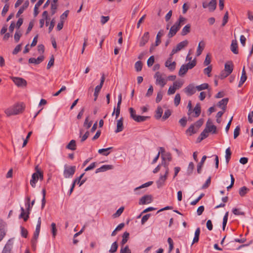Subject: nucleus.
Listing matches in <instances>:
<instances>
[{
  "label": "nucleus",
  "instance_id": "f257e3e1",
  "mask_svg": "<svg viewBox=\"0 0 253 253\" xmlns=\"http://www.w3.org/2000/svg\"><path fill=\"white\" fill-rule=\"evenodd\" d=\"M186 21V18L180 16L178 21H177L171 27L169 30V32L168 35V37L169 38H171L173 37L176 33L180 29L181 25L184 24V22Z\"/></svg>",
  "mask_w": 253,
  "mask_h": 253
},
{
  "label": "nucleus",
  "instance_id": "f03ea898",
  "mask_svg": "<svg viewBox=\"0 0 253 253\" xmlns=\"http://www.w3.org/2000/svg\"><path fill=\"white\" fill-rule=\"evenodd\" d=\"M24 109V107L22 104H17L11 107L7 108L5 110L4 113L7 116L17 115L22 113Z\"/></svg>",
  "mask_w": 253,
  "mask_h": 253
},
{
  "label": "nucleus",
  "instance_id": "7ed1b4c3",
  "mask_svg": "<svg viewBox=\"0 0 253 253\" xmlns=\"http://www.w3.org/2000/svg\"><path fill=\"white\" fill-rule=\"evenodd\" d=\"M155 79L156 85H160L162 88L164 87L167 83V79L160 72H157L154 76Z\"/></svg>",
  "mask_w": 253,
  "mask_h": 253
},
{
  "label": "nucleus",
  "instance_id": "20e7f679",
  "mask_svg": "<svg viewBox=\"0 0 253 253\" xmlns=\"http://www.w3.org/2000/svg\"><path fill=\"white\" fill-rule=\"evenodd\" d=\"M163 165H164L166 171L164 175H161L159 179L157 181V184L158 186V187H161L163 185H164L165 181L167 179L169 173V169L168 167V164L166 163H163Z\"/></svg>",
  "mask_w": 253,
  "mask_h": 253
},
{
  "label": "nucleus",
  "instance_id": "39448f33",
  "mask_svg": "<svg viewBox=\"0 0 253 253\" xmlns=\"http://www.w3.org/2000/svg\"><path fill=\"white\" fill-rule=\"evenodd\" d=\"M13 245V238L9 239L4 245L1 253H12Z\"/></svg>",
  "mask_w": 253,
  "mask_h": 253
},
{
  "label": "nucleus",
  "instance_id": "423d86ee",
  "mask_svg": "<svg viewBox=\"0 0 253 253\" xmlns=\"http://www.w3.org/2000/svg\"><path fill=\"white\" fill-rule=\"evenodd\" d=\"M188 44V41L185 40L180 42L178 43L176 46L173 48L171 52V55H173L174 54L181 50L184 47H186Z\"/></svg>",
  "mask_w": 253,
  "mask_h": 253
},
{
  "label": "nucleus",
  "instance_id": "0eeeda50",
  "mask_svg": "<svg viewBox=\"0 0 253 253\" xmlns=\"http://www.w3.org/2000/svg\"><path fill=\"white\" fill-rule=\"evenodd\" d=\"M205 129H207L209 132H211L212 134H216L217 133L216 126L212 124V122L210 119L207 121Z\"/></svg>",
  "mask_w": 253,
  "mask_h": 253
},
{
  "label": "nucleus",
  "instance_id": "6e6552de",
  "mask_svg": "<svg viewBox=\"0 0 253 253\" xmlns=\"http://www.w3.org/2000/svg\"><path fill=\"white\" fill-rule=\"evenodd\" d=\"M172 56L171 54L169 55V57L167 59L165 63V65L167 67L170 71H173L175 69L176 62L172 61Z\"/></svg>",
  "mask_w": 253,
  "mask_h": 253
},
{
  "label": "nucleus",
  "instance_id": "1a4fd4ad",
  "mask_svg": "<svg viewBox=\"0 0 253 253\" xmlns=\"http://www.w3.org/2000/svg\"><path fill=\"white\" fill-rule=\"evenodd\" d=\"M172 56L171 54L169 55V57L167 59L165 63V65L167 67L170 71H173L175 69L176 62L172 61Z\"/></svg>",
  "mask_w": 253,
  "mask_h": 253
},
{
  "label": "nucleus",
  "instance_id": "9d476101",
  "mask_svg": "<svg viewBox=\"0 0 253 253\" xmlns=\"http://www.w3.org/2000/svg\"><path fill=\"white\" fill-rule=\"evenodd\" d=\"M172 56L171 54L169 55V57L167 59L165 63V65L167 67L170 71H173L175 69L176 62L172 61Z\"/></svg>",
  "mask_w": 253,
  "mask_h": 253
},
{
  "label": "nucleus",
  "instance_id": "9b49d317",
  "mask_svg": "<svg viewBox=\"0 0 253 253\" xmlns=\"http://www.w3.org/2000/svg\"><path fill=\"white\" fill-rule=\"evenodd\" d=\"M203 7L204 8H209V10L211 12L213 11L216 7V0H211L210 2L204 1L203 2Z\"/></svg>",
  "mask_w": 253,
  "mask_h": 253
},
{
  "label": "nucleus",
  "instance_id": "f8f14e48",
  "mask_svg": "<svg viewBox=\"0 0 253 253\" xmlns=\"http://www.w3.org/2000/svg\"><path fill=\"white\" fill-rule=\"evenodd\" d=\"M12 81L18 87H25L27 85L26 81L19 77H11Z\"/></svg>",
  "mask_w": 253,
  "mask_h": 253
},
{
  "label": "nucleus",
  "instance_id": "ddd939ff",
  "mask_svg": "<svg viewBox=\"0 0 253 253\" xmlns=\"http://www.w3.org/2000/svg\"><path fill=\"white\" fill-rule=\"evenodd\" d=\"M104 81H105V77H104V74H103L101 77V80H100V84L99 85H97L95 88V90H94V101H96L97 100V98L98 96V94H99L101 88L102 87V86L103 85Z\"/></svg>",
  "mask_w": 253,
  "mask_h": 253
},
{
  "label": "nucleus",
  "instance_id": "4468645a",
  "mask_svg": "<svg viewBox=\"0 0 253 253\" xmlns=\"http://www.w3.org/2000/svg\"><path fill=\"white\" fill-rule=\"evenodd\" d=\"M76 170L75 166H71L65 168L64 171V176L65 178L72 177Z\"/></svg>",
  "mask_w": 253,
  "mask_h": 253
},
{
  "label": "nucleus",
  "instance_id": "2eb2a0df",
  "mask_svg": "<svg viewBox=\"0 0 253 253\" xmlns=\"http://www.w3.org/2000/svg\"><path fill=\"white\" fill-rule=\"evenodd\" d=\"M6 223L3 220L0 219V242L6 235Z\"/></svg>",
  "mask_w": 253,
  "mask_h": 253
},
{
  "label": "nucleus",
  "instance_id": "dca6fc26",
  "mask_svg": "<svg viewBox=\"0 0 253 253\" xmlns=\"http://www.w3.org/2000/svg\"><path fill=\"white\" fill-rule=\"evenodd\" d=\"M196 88L194 86L193 84H190L187 86H186L184 90V92L189 96H191L194 94L196 91Z\"/></svg>",
  "mask_w": 253,
  "mask_h": 253
},
{
  "label": "nucleus",
  "instance_id": "f3484780",
  "mask_svg": "<svg viewBox=\"0 0 253 253\" xmlns=\"http://www.w3.org/2000/svg\"><path fill=\"white\" fill-rule=\"evenodd\" d=\"M40 229L41 228L36 227V230L34 233V236L32 240V247L34 248H36L37 242V239L39 237L40 232Z\"/></svg>",
  "mask_w": 253,
  "mask_h": 253
},
{
  "label": "nucleus",
  "instance_id": "a211bd4d",
  "mask_svg": "<svg viewBox=\"0 0 253 253\" xmlns=\"http://www.w3.org/2000/svg\"><path fill=\"white\" fill-rule=\"evenodd\" d=\"M149 40V33L148 32H145L140 40L139 46L141 47L144 46Z\"/></svg>",
  "mask_w": 253,
  "mask_h": 253
},
{
  "label": "nucleus",
  "instance_id": "6ab92c4d",
  "mask_svg": "<svg viewBox=\"0 0 253 253\" xmlns=\"http://www.w3.org/2000/svg\"><path fill=\"white\" fill-rule=\"evenodd\" d=\"M152 201V196L151 195H145L141 198L139 200V204L144 205L146 204H149Z\"/></svg>",
  "mask_w": 253,
  "mask_h": 253
},
{
  "label": "nucleus",
  "instance_id": "aec40b11",
  "mask_svg": "<svg viewBox=\"0 0 253 253\" xmlns=\"http://www.w3.org/2000/svg\"><path fill=\"white\" fill-rule=\"evenodd\" d=\"M41 180V176L37 173H33L32 175V179L30 180V184L32 187L35 188L36 187V183L38 182V179Z\"/></svg>",
  "mask_w": 253,
  "mask_h": 253
},
{
  "label": "nucleus",
  "instance_id": "412c9836",
  "mask_svg": "<svg viewBox=\"0 0 253 253\" xmlns=\"http://www.w3.org/2000/svg\"><path fill=\"white\" fill-rule=\"evenodd\" d=\"M44 59V56L43 55L38 57L37 59L35 58H30L29 59V62L30 63H33L35 64H39L41 63Z\"/></svg>",
  "mask_w": 253,
  "mask_h": 253
},
{
  "label": "nucleus",
  "instance_id": "4be33fe9",
  "mask_svg": "<svg viewBox=\"0 0 253 253\" xmlns=\"http://www.w3.org/2000/svg\"><path fill=\"white\" fill-rule=\"evenodd\" d=\"M228 102V98H225L218 102L217 106L221 108L223 110L225 111L226 108V105Z\"/></svg>",
  "mask_w": 253,
  "mask_h": 253
},
{
  "label": "nucleus",
  "instance_id": "5701e85b",
  "mask_svg": "<svg viewBox=\"0 0 253 253\" xmlns=\"http://www.w3.org/2000/svg\"><path fill=\"white\" fill-rule=\"evenodd\" d=\"M124 129L123 118L122 117L117 121V129L115 130L116 133L122 131Z\"/></svg>",
  "mask_w": 253,
  "mask_h": 253
},
{
  "label": "nucleus",
  "instance_id": "b1692460",
  "mask_svg": "<svg viewBox=\"0 0 253 253\" xmlns=\"http://www.w3.org/2000/svg\"><path fill=\"white\" fill-rule=\"evenodd\" d=\"M29 5V1H25L23 5L19 8V10L18 11L16 14V17H18L24 12V11L28 7Z\"/></svg>",
  "mask_w": 253,
  "mask_h": 253
},
{
  "label": "nucleus",
  "instance_id": "393cba45",
  "mask_svg": "<svg viewBox=\"0 0 253 253\" xmlns=\"http://www.w3.org/2000/svg\"><path fill=\"white\" fill-rule=\"evenodd\" d=\"M113 168V166L112 165H103L100 168L97 169L95 171V173H98L100 172H103L107 170L111 169Z\"/></svg>",
  "mask_w": 253,
  "mask_h": 253
},
{
  "label": "nucleus",
  "instance_id": "a878e982",
  "mask_svg": "<svg viewBox=\"0 0 253 253\" xmlns=\"http://www.w3.org/2000/svg\"><path fill=\"white\" fill-rule=\"evenodd\" d=\"M233 70V65L232 62H229L225 64L224 71H225L229 74H230Z\"/></svg>",
  "mask_w": 253,
  "mask_h": 253
},
{
  "label": "nucleus",
  "instance_id": "bb28decb",
  "mask_svg": "<svg viewBox=\"0 0 253 253\" xmlns=\"http://www.w3.org/2000/svg\"><path fill=\"white\" fill-rule=\"evenodd\" d=\"M230 49L234 54H237L238 53V44L236 40H232Z\"/></svg>",
  "mask_w": 253,
  "mask_h": 253
},
{
  "label": "nucleus",
  "instance_id": "cd10ccee",
  "mask_svg": "<svg viewBox=\"0 0 253 253\" xmlns=\"http://www.w3.org/2000/svg\"><path fill=\"white\" fill-rule=\"evenodd\" d=\"M205 43L203 41H201L199 43L196 54L197 56H200L204 49Z\"/></svg>",
  "mask_w": 253,
  "mask_h": 253
},
{
  "label": "nucleus",
  "instance_id": "c85d7f7f",
  "mask_svg": "<svg viewBox=\"0 0 253 253\" xmlns=\"http://www.w3.org/2000/svg\"><path fill=\"white\" fill-rule=\"evenodd\" d=\"M164 30H161L159 31L158 33L156 39V42H155V45L158 46L160 44L161 42V41L160 38L164 35Z\"/></svg>",
  "mask_w": 253,
  "mask_h": 253
},
{
  "label": "nucleus",
  "instance_id": "c756f323",
  "mask_svg": "<svg viewBox=\"0 0 253 253\" xmlns=\"http://www.w3.org/2000/svg\"><path fill=\"white\" fill-rule=\"evenodd\" d=\"M197 131L198 130L194 126V125H191L186 130V133L191 136L192 134L196 133Z\"/></svg>",
  "mask_w": 253,
  "mask_h": 253
},
{
  "label": "nucleus",
  "instance_id": "7c9ffc66",
  "mask_svg": "<svg viewBox=\"0 0 253 253\" xmlns=\"http://www.w3.org/2000/svg\"><path fill=\"white\" fill-rule=\"evenodd\" d=\"M209 132L205 128L204 130L201 133L200 136L198 137L197 140L199 142L201 141L203 139H205L209 136Z\"/></svg>",
  "mask_w": 253,
  "mask_h": 253
},
{
  "label": "nucleus",
  "instance_id": "2f4dec72",
  "mask_svg": "<svg viewBox=\"0 0 253 253\" xmlns=\"http://www.w3.org/2000/svg\"><path fill=\"white\" fill-rule=\"evenodd\" d=\"M206 159H207L206 156H203V157L201 160V162L198 164V165H197V172L198 173H201L202 168L203 166V165H204Z\"/></svg>",
  "mask_w": 253,
  "mask_h": 253
},
{
  "label": "nucleus",
  "instance_id": "473e14b6",
  "mask_svg": "<svg viewBox=\"0 0 253 253\" xmlns=\"http://www.w3.org/2000/svg\"><path fill=\"white\" fill-rule=\"evenodd\" d=\"M129 234L127 232H125L124 233L123 235V239L121 241V247L124 246L125 244L127 242L128 239L129 238Z\"/></svg>",
  "mask_w": 253,
  "mask_h": 253
},
{
  "label": "nucleus",
  "instance_id": "72a5a7b5",
  "mask_svg": "<svg viewBox=\"0 0 253 253\" xmlns=\"http://www.w3.org/2000/svg\"><path fill=\"white\" fill-rule=\"evenodd\" d=\"M190 28L191 25L190 24L185 26L181 31V35L182 36H185L188 34L190 32Z\"/></svg>",
  "mask_w": 253,
  "mask_h": 253
},
{
  "label": "nucleus",
  "instance_id": "f704fd0d",
  "mask_svg": "<svg viewBox=\"0 0 253 253\" xmlns=\"http://www.w3.org/2000/svg\"><path fill=\"white\" fill-rule=\"evenodd\" d=\"M200 234V228H197L195 232L194 237L193 238L192 244L197 243L199 241V236Z\"/></svg>",
  "mask_w": 253,
  "mask_h": 253
},
{
  "label": "nucleus",
  "instance_id": "c9c22d12",
  "mask_svg": "<svg viewBox=\"0 0 253 253\" xmlns=\"http://www.w3.org/2000/svg\"><path fill=\"white\" fill-rule=\"evenodd\" d=\"M250 191L249 189L246 186L240 188L239 190V194L241 197L244 196Z\"/></svg>",
  "mask_w": 253,
  "mask_h": 253
},
{
  "label": "nucleus",
  "instance_id": "e433bc0d",
  "mask_svg": "<svg viewBox=\"0 0 253 253\" xmlns=\"http://www.w3.org/2000/svg\"><path fill=\"white\" fill-rule=\"evenodd\" d=\"M163 113V110L162 107L160 106L158 107L155 115L156 119L157 120L160 119L162 117Z\"/></svg>",
  "mask_w": 253,
  "mask_h": 253
},
{
  "label": "nucleus",
  "instance_id": "4c0bfd02",
  "mask_svg": "<svg viewBox=\"0 0 253 253\" xmlns=\"http://www.w3.org/2000/svg\"><path fill=\"white\" fill-rule=\"evenodd\" d=\"M66 148L71 150H75L76 149V141L72 140L66 146Z\"/></svg>",
  "mask_w": 253,
  "mask_h": 253
},
{
  "label": "nucleus",
  "instance_id": "58836bf2",
  "mask_svg": "<svg viewBox=\"0 0 253 253\" xmlns=\"http://www.w3.org/2000/svg\"><path fill=\"white\" fill-rule=\"evenodd\" d=\"M193 111L194 112V117H198L199 116L201 113V107L199 104H197L195 107Z\"/></svg>",
  "mask_w": 253,
  "mask_h": 253
},
{
  "label": "nucleus",
  "instance_id": "ea45409f",
  "mask_svg": "<svg viewBox=\"0 0 253 253\" xmlns=\"http://www.w3.org/2000/svg\"><path fill=\"white\" fill-rule=\"evenodd\" d=\"M162 154V158L164 161L168 160L169 161H170L171 160V154L169 152H164Z\"/></svg>",
  "mask_w": 253,
  "mask_h": 253
},
{
  "label": "nucleus",
  "instance_id": "a19ab883",
  "mask_svg": "<svg viewBox=\"0 0 253 253\" xmlns=\"http://www.w3.org/2000/svg\"><path fill=\"white\" fill-rule=\"evenodd\" d=\"M113 149V147H109V148H105V149H100L98 150V153L100 154H102L104 156H108L109 154H110V152H108V150H110L111 149Z\"/></svg>",
  "mask_w": 253,
  "mask_h": 253
},
{
  "label": "nucleus",
  "instance_id": "79ce46f5",
  "mask_svg": "<svg viewBox=\"0 0 253 253\" xmlns=\"http://www.w3.org/2000/svg\"><path fill=\"white\" fill-rule=\"evenodd\" d=\"M188 70V68L186 67V66L185 65H182L180 68L178 74L180 76L184 75L186 73Z\"/></svg>",
  "mask_w": 253,
  "mask_h": 253
},
{
  "label": "nucleus",
  "instance_id": "37998d69",
  "mask_svg": "<svg viewBox=\"0 0 253 253\" xmlns=\"http://www.w3.org/2000/svg\"><path fill=\"white\" fill-rule=\"evenodd\" d=\"M183 84H184V82L182 80L176 81L173 83V86H174L175 89L176 90V89H178L180 88H181L182 87V86L183 85Z\"/></svg>",
  "mask_w": 253,
  "mask_h": 253
},
{
  "label": "nucleus",
  "instance_id": "c03bdc74",
  "mask_svg": "<svg viewBox=\"0 0 253 253\" xmlns=\"http://www.w3.org/2000/svg\"><path fill=\"white\" fill-rule=\"evenodd\" d=\"M209 84L207 83H204L199 85L196 86V88L198 91H201L204 89H208L209 88Z\"/></svg>",
  "mask_w": 253,
  "mask_h": 253
},
{
  "label": "nucleus",
  "instance_id": "a18cd8bd",
  "mask_svg": "<svg viewBox=\"0 0 253 253\" xmlns=\"http://www.w3.org/2000/svg\"><path fill=\"white\" fill-rule=\"evenodd\" d=\"M225 159H226V163H229V161L231 158V152L230 151V148H228L226 149V151H225Z\"/></svg>",
  "mask_w": 253,
  "mask_h": 253
},
{
  "label": "nucleus",
  "instance_id": "49530a36",
  "mask_svg": "<svg viewBox=\"0 0 253 253\" xmlns=\"http://www.w3.org/2000/svg\"><path fill=\"white\" fill-rule=\"evenodd\" d=\"M118 247V245L117 242L116 241V242H114L111 245V248L109 250V253H115L117 250Z\"/></svg>",
  "mask_w": 253,
  "mask_h": 253
},
{
  "label": "nucleus",
  "instance_id": "de8ad7c7",
  "mask_svg": "<svg viewBox=\"0 0 253 253\" xmlns=\"http://www.w3.org/2000/svg\"><path fill=\"white\" fill-rule=\"evenodd\" d=\"M159 149H160V151H159L158 154L155 157V158L153 159V160L152 162V164H155L157 161V160H158V159L159 158L160 153H163L165 152V149L163 147H160Z\"/></svg>",
  "mask_w": 253,
  "mask_h": 253
},
{
  "label": "nucleus",
  "instance_id": "09e8293b",
  "mask_svg": "<svg viewBox=\"0 0 253 253\" xmlns=\"http://www.w3.org/2000/svg\"><path fill=\"white\" fill-rule=\"evenodd\" d=\"M42 209H43L45 206V194H46V191L44 188H43L42 190Z\"/></svg>",
  "mask_w": 253,
  "mask_h": 253
},
{
  "label": "nucleus",
  "instance_id": "8fccbe9b",
  "mask_svg": "<svg viewBox=\"0 0 253 253\" xmlns=\"http://www.w3.org/2000/svg\"><path fill=\"white\" fill-rule=\"evenodd\" d=\"M134 67H135V70L137 72H139V71H141L142 68V63L141 61H137L135 63Z\"/></svg>",
  "mask_w": 253,
  "mask_h": 253
},
{
  "label": "nucleus",
  "instance_id": "3c124183",
  "mask_svg": "<svg viewBox=\"0 0 253 253\" xmlns=\"http://www.w3.org/2000/svg\"><path fill=\"white\" fill-rule=\"evenodd\" d=\"M124 210V208L123 207H122L120 208L117 211L113 214V216L114 218L118 217L121 215V214L122 213Z\"/></svg>",
  "mask_w": 253,
  "mask_h": 253
},
{
  "label": "nucleus",
  "instance_id": "603ef678",
  "mask_svg": "<svg viewBox=\"0 0 253 253\" xmlns=\"http://www.w3.org/2000/svg\"><path fill=\"white\" fill-rule=\"evenodd\" d=\"M22 36V33L20 31L17 30L14 34V40L16 42H19L21 37Z\"/></svg>",
  "mask_w": 253,
  "mask_h": 253
},
{
  "label": "nucleus",
  "instance_id": "864d4df0",
  "mask_svg": "<svg viewBox=\"0 0 253 253\" xmlns=\"http://www.w3.org/2000/svg\"><path fill=\"white\" fill-rule=\"evenodd\" d=\"M228 212H226L223 217V222H222V229L223 230H225V228L226 226V225L227 222L228 220Z\"/></svg>",
  "mask_w": 253,
  "mask_h": 253
},
{
  "label": "nucleus",
  "instance_id": "5fc2aeb1",
  "mask_svg": "<svg viewBox=\"0 0 253 253\" xmlns=\"http://www.w3.org/2000/svg\"><path fill=\"white\" fill-rule=\"evenodd\" d=\"M120 253H131V251L128 246H122L120 250Z\"/></svg>",
  "mask_w": 253,
  "mask_h": 253
},
{
  "label": "nucleus",
  "instance_id": "6e6d98bb",
  "mask_svg": "<svg viewBox=\"0 0 253 253\" xmlns=\"http://www.w3.org/2000/svg\"><path fill=\"white\" fill-rule=\"evenodd\" d=\"M180 99H181V97H180V94L177 93L175 96L174 100V103L176 106H177L179 104L180 102Z\"/></svg>",
  "mask_w": 253,
  "mask_h": 253
},
{
  "label": "nucleus",
  "instance_id": "4d7b16f0",
  "mask_svg": "<svg viewBox=\"0 0 253 253\" xmlns=\"http://www.w3.org/2000/svg\"><path fill=\"white\" fill-rule=\"evenodd\" d=\"M35 170H36V172H34V173H37L39 175V176H41V180H42L43 178V172L40 170V169L39 168V166H37L35 167Z\"/></svg>",
  "mask_w": 253,
  "mask_h": 253
},
{
  "label": "nucleus",
  "instance_id": "13d9d810",
  "mask_svg": "<svg viewBox=\"0 0 253 253\" xmlns=\"http://www.w3.org/2000/svg\"><path fill=\"white\" fill-rule=\"evenodd\" d=\"M148 118V117L137 116L134 121L137 122H142L146 121Z\"/></svg>",
  "mask_w": 253,
  "mask_h": 253
},
{
  "label": "nucleus",
  "instance_id": "bf43d9fd",
  "mask_svg": "<svg viewBox=\"0 0 253 253\" xmlns=\"http://www.w3.org/2000/svg\"><path fill=\"white\" fill-rule=\"evenodd\" d=\"M194 169V164L193 162H190L189 164L188 167L187 168V173L189 174H190L192 173V171Z\"/></svg>",
  "mask_w": 253,
  "mask_h": 253
},
{
  "label": "nucleus",
  "instance_id": "052dcab7",
  "mask_svg": "<svg viewBox=\"0 0 253 253\" xmlns=\"http://www.w3.org/2000/svg\"><path fill=\"white\" fill-rule=\"evenodd\" d=\"M129 113H130V117L134 120H135L136 116L137 115H136V111L135 110L132 108H130L129 109Z\"/></svg>",
  "mask_w": 253,
  "mask_h": 253
},
{
  "label": "nucleus",
  "instance_id": "680f3d73",
  "mask_svg": "<svg viewBox=\"0 0 253 253\" xmlns=\"http://www.w3.org/2000/svg\"><path fill=\"white\" fill-rule=\"evenodd\" d=\"M89 119L88 117H87L85 120V121L84 122V126L86 127L87 129L89 128L92 125V122L90 121L88 122Z\"/></svg>",
  "mask_w": 253,
  "mask_h": 253
},
{
  "label": "nucleus",
  "instance_id": "e2e57ef3",
  "mask_svg": "<svg viewBox=\"0 0 253 253\" xmlns=\"http://www.w3.org/2000/svg\"><path fill=\"white\" fill-rule=\"evenodd\" d=\"M51 226V232L52 233L53 237L54 238H55L56 235V232H57L55 223H53V222L52 223Z\"/></svg>",
  "mask_w": 253,
  "mask_h": 253
},
{
  "label": "nucleus",
  "instance_id": "0e129e2a",
  "mask_svg": "<svg viewBox=\"0 0 253 253\" xmlns=\"http://www.w3.org/2000/svg\"><path fill=\"white\" fill-rule=\"evenodd\" d=\"M196 60L194 59L192 62H189L185 65L188 68V69H191L196 66Z\"/></svg>",
  "mask_w": 253,
  "mask_h": 253
},
{
  "label": "nucleus",
  "instance_id": "69168bd1",
  "mask_svg": "<svg viewBox=\"0 0 253 253\" xmlns=\"http://www.w3.org/2000/svg\"><path fill=\"white\" fill-rule=\"evenodd\" d=\"M171 115V111L168 109L165 111L164 115H163L162 119L163 120H166Z\"/></svg>",
  "mask_w": 253,
  "mask_h": 253
},
{
  "label": "nucleus",
  "instance_id": "338daca9",
  "mask_svg": "<svg viewBox=\"0 0 253 253\" xmlns=\"http://www.w3.org/2000/svg\"><path fill=\"white\" fill-rule=\"evenodd\" d=\"M211 70H212L211 67L208 66V67L206 68L204 70V73L205 74L207 75L208 77H211Z\"/></svg>",
  "mask_w": 253,
  "mask_h": 253
},
{
  "label": "nucleus",
  "instance_id": "774afa93",
  "mask_svg": "<svg viewBox=\"0 0 253 253\" xmlns=\"http://www.w3.org/2000/svg\"><path fill=\"white\" fill-rule=\"evenodd\" d=\"M155 58L154 56H151L147 60V65L148 67H151L154 63Z\"/></svg>",
  "mask_w": 253,
  "mask_h": 253
}]
</instances>
